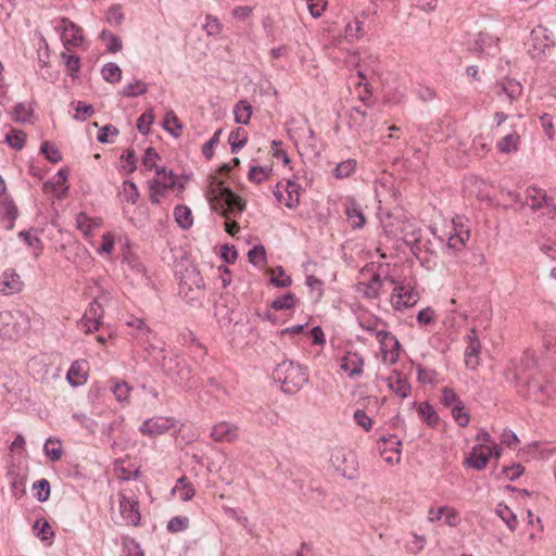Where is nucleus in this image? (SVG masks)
Returning a JSON list of instances; mask_svg holds the SVG:
<instances>
[{
	"instance_id": "f257e3e1",
	"label": "nucleus",
	"mask_w": 556,
	"mask_h": 556,
	"mask_svg": "<svg viewBox=\"0 0 556 556\" xmlns=\"http://www.w3.org/2000/svg\"><path fill=\"white\" fill-rule=\"evenodd\" d=\"M188 248L190 245L170 247L178 294L189 306L201 307L206 295V286L200 270L190 258Z\"/></svg>"
},
{
	"instance_id": "f03ea898",
	"label": "nucleus",
	"mask_w": 556,
	"mask_h": 556,
	"mask_svg": "<svg viewBox=\"0 0 556 556\" xmlns=\"http://www.w3.org/2000/svg\"><path fill=\"white\" fill-rule=\"evenodd\" d=\"M146 350L159 362L164 375H166L175 384L189 386L191 370L185 358L172 351H166L162 346L151 344Z\"/></svg>"
},
{
	"instance_id": "7ed1b4c3",
	"label": "nucleus",
	"mask_w": 556,
	"mask_h": 556,
	"mask_svg": "<svg viewBox=\"0 0 556 556\" xmlns=\"http://www.w3.org/2000/svg\"><path fill=\"white\" fill-rule=\"evenodd\" d=\"M350 65H354L353 70L350 68V84L354 86L357 99L368 105L372 93L371 83L376 76L375 70L371 64L362 63L358 53L350 54Z\"/></svg>"
},
{
	"instance_id": "20e7f679",
	"label": "nucleus",
	"mask_w": 556,
	"mask_h": 556,
	"mask_svg": "<svg viewBox=\"0 0 556 556\" xmlns=\"http://www.w3.org/2000/svg\"><path fill=\"white\" fill-rule=\"evenodd\" d=\"M273 378L280 383L282 392L287 394L298 393L308 381L305 367L292 361H283L273 371Z\"/></svg>"
},
{
	"instance_id": "39448f33",
	"label": "nucleus",
	"mask_w": 556,
	"mask_h": 556,
	"mask_svg": "<svg viewBox=\"0 0 556 556\" xmlns=\"http://www.w3.org/2000/svg\"><path fill=\"white\" fill-rule=\"evenodd\" d=\"M386 281L394 286L391 294V304L395 311L413 307L419 301L420 295L413 280L407 278L397 280L393 277H386Z\"/></svg>"
},
{
	"instance_id": "423d86ee",
	"label": "nucleus",
	"mask_w": 556,
	"mask_h": 556,
	"mask_svg": "<svg viewBox=\"0 0 556 556\" xmlns=\"http://www.w3.org/2000/svg\"><path fill=\"white\" fill-rule=\"evenodd\" d=\"M29 328V318L22 311L0 312V336L8 340L20 339Z\"/></svg>"
},
{
	"instance_id": "0eeeda50",
	"label": "nucleus",
	"mask_w": 556,
	"mask_h": 556,
	"mask_svg": "<svg viewBox=\"0 0 556 556\" xmlns=\"http://www.w3.org/2000/svg\"><path fill=\"white\" fill-rule=\"evenodd\" d=\"M211 192L224 214L237 217L244 211L245 202L242 198L236 194L229 187L224 186L223 182L217 184Z\"/></svg>"
},
{
	"instance_id": "6e6552de",
	"label": "nucleus",
	"mask_w": 556,
	"mask_h": 556,
	"mask_svg": "<svg viewBox=\"0 0 556 556\" xmlns=\"http://www.w3.org/2000/svg\"><path fill=\"white\" fill-rule=\"evenodd\" d=\"M467 224L468 220L458 216L452 220L451 225L445 226L448 230H440V233H438V227L431 230L434 239L441 242L447 241V243H451V241L457 239L458 243H466L470 239V229Z\"/></svg>"
},
{
	"instance_id": "1a4fd4ad",
	"label": "nucleus",
	"mask_w": 556,
	"mask_h": 556,
	"mask_svg": "<svg viewBox=\"0 0 556 556\" xmlns=\"http://www.w3.org/2000/svg\"><path fill=\"white\" fill-rule=\"evenodd\" d=\"M377 215L388 240H402L405 244L420 242L419 238L400 237L399 232H403L405 224L394 218L390 212L380 208Z\"/></svg>"
},
{
	"instance_id": "9d476101",
	"label": "nucleus",
	"mask_w": 556,
	"mask_h": 556,
	"mask_svg": "<svg viewBox=\"0 0 556 556\" xmlns=\"http://www.w3.org/2000/svg\"><path fill=\"white\" fill-rule=\"evenodd\" d=\"M177 420L173 417L155 416L142 422L139 431L147 437L153 438L164 434L169 429L174 428Z\"/></svg>"
},
{
	"instance_id": "9b49d317",
	"label": "nucleus",
	"mask_w": 556,
	"mask_h": 556,
	"mask_svg": "<svg viewBox=\"0 0 556 556\" xmlns=\"http://www.w3.org/2000/svg\"><path fill=\"white\" fill-rule=\"evenodd\" d=\"M55 28L61 31V38L66 49L68 46L79 47L83 43V29L68 18L62 17Z\"/></svg>"
},
{
	"instance_id": "f8f14e48",
	"label": "nucleus",
	"mask_w": 556,
	"mask_h": 556,
	"mask_svg": "<svg viewBox=\"0 0 556 556\" xmlns=\"http://www.w3.org/2000/svg\"><path fill=\"white\" fill-rule=\"evenodd\" d=\"M119 513L125 523L128 526H138L141 520L139 503L134 497H128L124 492L118 494Z\"/></svg>"
},
{
	"instance_id": "ddd939ff",
	"label": "nucleus",
	"mask_w": 556,
	"mask_h": 556,
	"mask_svg": "<svg viewBox=\"0 0 556 556\" xmlns=\"http://www.w3.org/2000/svg\"><path fill=\"white\" fill-rule=\"evenodd\" d=\"M377 338L381 344V352L386 359H389L391 364H394L400 358L401 344L395 336L391 332L381 330L377 332Z\"/></svg>"
},
{
	"instance_id": "4468645a",
	"label": "nucleus",
	"mask_w": 556,
	"mask_h": 556,
	"mask_svg": "<svg viewBox=\"0 0 556 556\" xmlns=\"http://www.w3.org/2000/svg\"><path fill=\"white\" fill-rule=\"evenodd\" d=\"M24 282L14 269H7L0 276V294L13 295L22 291Z\"/></svg>"
},
{
	"instance_id": "2eb2a0df",
	"label": "nucleus",
	"mask_w": 556,
	"mask_h": 556,
	"mask_svg": "<svg viewBox=\"0 0 556 556\" xmlns=\"http://www.w3.org/2000/svg\"><path fill=\"white\" fill-rule=\"evenodd\" d=\"M472 49L477 53L494 56L500 51L498 38L486 31H480L475 39Z\"/></svg>"
},
{
	"instance_id": "dca6fc26",
	"label": "nucleus",
	"mask_w": 556,
	"mask_h": 556,
	"mask_svg": "<svg viewBox=\"0 0 556 556\" xmlns=\"http://www.w3.org/2000/svg\"><path fill=\"white\" fill-rule=\"evenodd\" d=\"M386 382L389 390L401 399H406L410 395L412 386L401 371L393 370L392 374L386 378Z\"/></svg>"
},
{
	"instance_id": "f3484780",
	"label": "nucleus",
	"mask_w": 556,
	"mask_h": 556,
	"mask_svg": "<svg viewBox=\"0 0 556 556\" xmlns=\"http://www.w3.org/2000/svg\"><path fill=\"white\" fill-rule=\"evenodd\" d=\"M485 444H476L469 455L465 457L463 465L467 468H473L478 471L483 470L489 463V455L485 452Z\"/></svg>"
},
{
	"instance_id": "a211bd4d",
	"label": "nucleus",
	"mask_w": 556,
	"mask_h": 556,
	"mask_svg": "<svg viewBox=\"0 0 556 556\" xmlns=\"http://www.w3.org/2000/svg\"><path fill=\"white\" fill-rule=\"evenodd\" d=\"M382 287V280L378 274L369 273L368 281H358L354 288L355 292L367 299H375L379 295Z\"/></svg>"
},
{
	"instance_id": "6ab92c4d",
	"label": "nucleus",
	"mask_w": 556,
	"mask_h": 556,
	"mask_svg": "<svg viewBox=\"0 0 556 556\" xmlns=\"http://www.w3.org/2000/svg\"><path fill=\"white\" fill-rule=\"evenodd\" d=\"M156 178L151 179L150 181H159L161 182V188L165 191L174 190V189H184L185 185L179 181L178 176L172 170H167L165 167L160 166L155 167Z\"/></svg>"
},
{
	"instance_id": "aec40b11",
	"label": "nucleus",
	"mask_w": 556,
	"mask_h": 556,
	"mask_svg": "<svg viewBox=\"0 0 556 556\" xmlns=\"http://www.w3.org/2000/svg\"><path fill=\"white\" fill-rule=\"evenodd\" d=\"M128 327L134 328V337L144 346H151L150 336L152 331L142 318L131 317L127 323Z\"/></svg>"
},
{
	"instance_id": "412c9836",
	"label": "nucleus",
	"mask_w": 556,
	"mask_h": 556,
	"mask_svg": "<svg viewBox=\"0 0 556 556\" xmlns=\"http://www.w3.org/2000/svg\"><path fill=\"white\" fill-rule=\"evenodd\" d=\"M211 437L216 442H231L238 437V429L231 424L222 421L212 428Z\"/></svg>"
},
{
	"instance_id": "4be33fe9",
	"label": "nucleus",
	"mask_w": 556,
	"mask_h": 556,
	"mask_svg": "<svg viewBox=\"0 0 556 556\" xmlns=\"http://www.w3.org/2000/svg\"><path fill=\"white\" fill-rule=\"evenodd\" d=\"M412 406L418 412L420 418L431 428H435L439 425L440 416L429 402H413Z\"/></svg>"
},
{
	"instance_id": "5701e85b",
	"label": "nucleus",
	"mask_w": 556,
	"mask_h": 556,
	"mask_svg": "<svg viewBox=\"0 0 556 556\" xmlns=\"http://www.w3.org/2000/svg\"><path fill=\"white\" fill-rule=\"evenodd\" d=\"M465 340L467 342L465 350L466 365L468 367L475 368L478 365V362L472 363V358L478 357L481 349V343L478 336L476 334L475 329L471 330L470 334L465 337Z\"/></svg>"
},
{
	"instance_id": "b1692460",
	"label": "nucleus",
	"mask_w": 556,
	"mask_h": 556,
	"mask_svg": "<svg viewBox=\"0 0 556 556\" xmlns=\"http://www.w3.org/2000/svg\"><path fill=\"white\" fill-rule=\"evenodd\" d=\"M496 94H505L508 100L513 101L521 96L522 86L514 79H505L496 84Z\"/></svg>"
},
{
	"instance_id": "393cba45",
	"label": "nucleus",
	"mask_w": 556,
	"mask_h": 556,
	"mask_svg": "<svg viewBox=\"0 0 556 556\" xmlns=\"http://www.w3.org/2000/svg\"><path fill=\"white\" fill-rule=\"evenodd\" d=\"M346 459L348 452L344 447L332 448L330 455V464L341 477H345L346 475Z\"/></svg>"
},
{
	"instance_id": "a878e982",
	"label": "nucleus",
	"mask_w": 556,
	"mask_h": 556,
	"mask_svg": "<svg viewBox=\"0 0 556 556\" xmlns=\"http://www.w3.org/2000/svg\"><path fill=\"white\" fill-rule=\"evenodd\" d=\"M520 136L516 131L505 135L496 142V148L501 153H511L519 149Z\"/></svg>"
},
{
	"instance_id": "bb28decb",
	"label": "nucleus",
	"mask_w": 556,
	"mask_h": 556,
	"mask_svg": "<svg viewBox=\"0 0 556 556\" xmlns=\"http://www.w3.org/2000/svg\"><path fill=\"white\" fill-rule=\"evenodd\" d=\"M131 245H125L123 250V261L128 268L136 275L144 276L146 269L139 257L132 253Z\"/></svg>"
},
{
	"instance_id": "cd10ccee",
	"label": "nucleus",
	"mask_w": 556,
	"mask_h": 556,
	"mask_svg": "<svg viewBox=\"0 0 556 556\" xmlns=\"http://www.w3.org/2000/svg\"><path fill=\"white\" fill-rule=\"evenodd\" d=\"M247 141L248 134L243 128L238 127L233 129L228 137L231 153L237 154L245 146Z\"/></svg>"
},
{
	"instance_id": "c85d7f7f",
	"label": "nucleus",
	"mask_w": 556,
	"mask_h": 556,
	"mask_svg": "<svg viewBox=\"0 0 556 556\" xmlns=\"http://www.w3.org/2000/svg\"><path fill=\"white\" fill-rule=\"evenodd\" d=\"M283 191H286L285 205L289 208L296 207L300 203V186L292 180H288L283 186Z\"/></svg>"
},
{
	"instance_id": "c756f323",
	"label": "nucleus",
	"mask_w": 556,
	"mask_h": 556,
	"mask_svg": "<svg viewBox=\"0 0 556 556\" xmlns=\"http://www.w3.org/2000/svg\"><path fill=\"white\" fill-rule=\"evenodd\" d=\"M237 124L248 125L252 115V105L247 100H240L233 108Z\"/></svg>"
},
{
	"instance_id": "7c9ffc66",
	"label": "nucleus",
	"mask_w": 556,
	"mask_h": 556,
	"mask_svg": "<svg viewBox=\"0 0 556 556\" xmlns=\"http://www.w3.org/2000/svg\"><path fill=\"white\" fill-rule=\"evenodd\" d=\"M233 309L229 308L223 302L217 301L214 305V316L216 317L218 324L222 326H228L233 321Z\"/></svg>"
},
{
	"instance_id": "2f4dec72",
	"label": "nucleus",
	"mask_w": 556,
	"mask_h": 556,
	"mask_svg": "<svg viewBox=\"0 0 556 556\" xmlns=\"http://www.w3.org/2000/svg\"><path fill=\"white\" fill-rule=\"evenodd\" d=\"M45 454L52 460H59L63 455L62 443L59 439L50 437L43 445Z\"/></svg>"
},
{
	"instance_id": "473e14b6",
	"label": "nucleus",
	"mask_w": 556,
	"mask_h": 556,
	"mask_svg": "<svg viewBox=\"0 0 556 556\" xmlns=\"http://www.w3.org/2000/svg\"><path fill=\"white\" fill-rule=\"evenodd\" d=\"M496 515L506 523L510 531H515L518 525L517 516L505 504L501 503L495 509Z\"/></svg>"
},
{
	"instance_id": "72a5a7b5",
	"label": "nucleus",
	"mask_w": 556,
	"mask_h": 556,
	"mask_svg": "<svg viewBox=\"0 0 556 556\" xmlns=\"http://www.w3.org/2000/svg\"><path fill=\"white\" fill-rule=\"evenodd\" d=\"M174 216L177 224L184 229L189 228L193 223L191 210L186 205H177L174 210Z\"/></svg>"
},
{
	"instance_id": "f704fd0d",
	"label": "nucleus",
	"mask_w": 556,
	"mask_h": 556,
	"mask_svg": "<svg viewBox=\"0 0 556 556\" xmlns=\"http://www.w3.org/2000/svg\"><path fill=\"white\" fill-rule=\"evenodd\" d=\"M101 74L103 79L110 84H116L122 79V70L113 62L104 64Z\"/></svg>"
},
{
	"instance_id": "c9c22d12",
	"label": "nucleus",
	"mask_w": 556,
	"mask_h": 556,
	"mask_svg": "<svg viewBox=\"0 0 556 556\" xmlns=\"http://www.w3.org/2000/svg\"><path fill=\"white\" fill-rule=\"evenodd\" d=\"M66 379L70 384L77 387L86 381V376L83 372V365L79 362H74L66 375Z\"/></svg>"
},
{
	"instance_id": "e433bc0d",
	"label": "nucleus",
	"mask_w": 556,
	"mask_h": 556,
	"mask_svg": "<svg viewBox=\"0 0 556 556\" xmlns=\"http://www.w3.org/2000/svg\"><path fill=\"white\" fill-rule=\"evenodd\" d=\"M296 301L298 299L295 294L289 292L275 299L271 302L270 307L275 311L292 309L294 308Z\"/></svg>"
},
{
	"instance_id": "4c0bfd02",
	"label": "nucleus",
	"mask_w": 556,
	"mask_h": 556,
	"mask_svg": "<svg viewBox=\"0 0 556 556\" xmlns=\"http://www.w3.org/2000/svg\"><path fill=\"white\" fill-rule=\"evenodd\" d=\"M148 91V86L146 83L141 80H135L134 83H130L126 85L122 91L119 92L121 96L126 98H135L138 96H142Z\"/></svg>"
},
{
	"instance_id": "58836bf2",
	"label": "nucleus",
	"mask_w": 556,
	"mask_h": 556,
	"mask_svg": "<svg viewBox=\"0 0 556 556\" xmlns=\"http://www.w3.org/2000/svg\"><path fill=\"white\" fill-rule=\"evenodd\" d=\"M163 126H164L165 130L168 131L175 138L180 136V130H181L182 126H181L178 117L176 116V114L173 111H169L166 113L164 121H163Z\"/></svg>"
},
{
	"instance_id": "ea45409f",
	"label": "nucleus",
	"mask_w": 556,
	"mask_h": 556,
	"mask_svg": "<svg viewBox=\"0 0 556 556\" xmlns=\"http://www.w3.org/2000/svg\"><path fill=\"white\" fill-rule=\"evenodd\" d=\"M66 70L72 78H77L80 71V58L75 54L61 53Z\"/></svg>"
},
{
	"instance_id": "a19ab883",
	"label": "nucleus",
	"mask_w": 556,
	"mask_h": 556,
	"mask_svg": "<svg viewBox=\"0 0 556 556\" xmlns=\"http://www.w3.org/2000/svg\"><path fill=\"white\" fill-rule=\"evenodd\" d=\"M12 149L20 151L24 148L26 141V134L20 129H12L5 136L4 140Z\"/></svg>"
},
{
	"instance_id": "79ce46f5",
	"label": "nucleus",
	"mask_w": 556,
	"mask_h": 556,
	"mask_svg": "<svg viewBox=\"0 0 556 556\" xmlns=\"http://www.w3.org/2000/svg\"><path fill=\"white\" fill-rule=\"evenodd\" d=\"M40 153L45 155V157L53 164H56L62 161V154L60 150L49 141H45L40 146Z\"/></svg>"
},
{
	"instance_id": "37998d69",
	"label": "nucleus",
	"mask_w": 556,
	"mask_h": 556,
	"mask_svg": "<svg viewBox=\"0 0 556 556\" xmlns=\"http://www.w3.org/2000/svg\"><path fill=\"white\" fill-rule=\"evenodd\" d=\"M33 529H34L36 535L41 541H47L54 536V532H53L50 523L45 519L36 520V522L33 526Z\"/></svg>"
},
{
	"instance_id": "c03bdc74",
	"label": "nucleus",
	"mask_w": 556,
	"mask_h": 556,
	"mask_svg": "<svg viewBox=\"0 0 556 556\" xmlns=\"http://www.w3.org/2000/svg\"><path fill=\"white\" fill-rule=\"evenodd\" d=\"M77 228L85 235L87 238L90 231L99 226V223L96 219L90 218L85 213H79L76 218Z\"/></svg>"
},
{
	"instance_id": "a18cd8bd",
	"label": "nucleus",
	"mask_w": 556,
	"mask_h": 556,
	"mask_svg": "<svg viewBox=\"0 0 556 556\" xmlns=\"http://www.w3.org/2000/svg\"><path fill=\"white\" fill-rule=\"evenodd\" d=\"M34 496L38 502H46L50 496V482L47 479H40L33 485Z\"/></svg>"
},
{
	"instance_id": "49530a36",
	"label": "nucleus",
	"mask_w": 556,
	"mask_h": 556,
	"mask_svg": "<svg viewBox=\"0 0 556 556\" xmlns=\"http://www.w3.org/2000/svg\"><path fill=\"white\" fill-rule=\"evenodd\" d=\"M101 39L106 41V48L110 53H116L123 47L122 40L116 35L111 33L110 30H106V29L102 30Z\"/></svg>"
},
{
	"instance_id": "de8ad7c7",
	"label": "nucleus",
	"mask_w": 556,
	"mask_h": 556,
	"mask_svg": "<svg viewBox=\"0 0 556 556\" xmlns=\"http://www.w3.org/2000/svg\"><path fill=\"white\" fill-rule=\"evenodd\" d=\"M452 416L459 427H467L470 420V415L465 410L464 403H458L452 407Z\"/></svg>"
},
{
	"instance_id": "09e8293b",
	"label": "nucleus",
	"mask_w": 556,
	"mask_h": 556,
	"mask_svg": "<svg viewBox=\"0 0 556 556\" xmlns=\"http://www.w3.org/2000/svg\"><path fill=\"white\" fill-rule=\"evenodd\" d=\"M111 382L113 383L111 389H112V392H113L115 399L118 402L126 401L129 396L131 387L128 386V383H126L125 381L118 382V381H115L112 379Z\"/></svg>"
},
{
	"instance_id": "8fccbe9b",
	"label": "nucleus",
	"mask_w": 556,
	"mask_h": 556,
	"mask_svg": "<svg viewBox=\"0 0 556 556\" xmlns=\"http://www.w3.org/2000/svg\"><path fill=\"white\" fill-rule=\"evenodd\" d=\"M154 121V115L152 110H147L144 113L140 115L137 119V129L142 135H148L150 131V126Z\"/></svg>"
},
{
	"instance_id": "3c124183",
	"label": "nucleus",
	"mask_w": 556,
	"mask_h": 556,
	"mask_svg": "<svg viewBox=\"0 0 556 556\" xmlns=\"http://www.w3.org/2000/svg\"><path fill=\"white\" fill-rule=\"evenodd\" d=\"M365 224V216L361 208L350 200V226L361 228Z\"/></svg>"
},
{
	"instance_id": "603ef678",
	"label": "nucleus",
	"mask_w": 556,
	"mask_h": 556,
	"mask_svg": "<svg viewBox=\"0 0 556 556\" xmlns=\"http://www.w3.org/2000/svg\"><path fill=\"white\" fill-rule=\"evenodd\" d=\"M73 419L76 420L80 427L86 429L90 433H94L98 427V424L94 419L89 417L86 414L83 413H75L73 414Z\"/></svg>"
},
{
	"instance_id": "864d4df0",
	"label": "nucleus",
	"mask_w": 556,
	"mask_h": 556,
	"mask_svg": "<svg viewBox=\"0 0 556 556\" xmlns=\"http://www.w3.org/2000/svg\"><path fill=\"white\" fill-rule=\"evenodd\" d=\"M33 114L31 108H26L24 103L15 104L13 109V119L17 123H26L29 119V116Z\"/></svg>"
},
{
	"instance_id": "5fc2aeb1",
	"label": "nucleus",
	"mask_w": 556,
	"mask_h": 556,
	"mask_svg": "<svg viewBox=\"0 0 556 556\" xmlns=\"http://www.w3.org/2000/svg\"><path fill=\"white\" fill-rule=\"evenodd\" d=\"M223 130L219 128L217 129L214 135L211 137L208 141H206L202 147V154L207 160H211L214 155V147L218 144L219 138Z\"/></svg>"
},
{
	"instance_id": "6e6d98bb",
	"label": "nucleus",
	"mask_w": 556,
	"mask_h": 556,
	"mask_svg": "<svg viewBox=\"0 0 556 556\" xmlns=\"http://www.w3.org/2000/svg\"><path fill=\"white\" fill-rule=\"evenodd\" d=\"M76 114L74 115V118L76 121H86L88 117L92 116L94 113V109L91 104H87L83 101H78L75 105Z\"/></svg>"
},
{
	"instance_id": "4d7b16f0",
	"label": "nucleus",
	"mask_w": 556,
	"mask_h": 556,
	"mask_svg": "<svg viewBox=\"0 0 556 556\" xmlns=\"http://www.w3.org/2000/svg\"><path fill=\"white\" fill-rule=\"evenodd\" d=\"M248 257L250 263H252L253 265H263L266 260L264 245H254V248L248 252Z\"/></svg>"
},
{
	"instance_id": "13d9d810",
	"label": "nucleus",
	"mask_w": 556,
	"mask_h": 556,
	"mask_svg": "<svg viewBox=\"0 0 556 556\" xmlns=\"http://www.w3.org/2000/svg\"><path fill=\"white\" fill-rule=\"evenodd\" d=\"M419 326H428L435 321V312L432 307L428 306L420 309L416 316Z\"/></svg>"
},
{
	"instance_id": "bf43d9fd",
	"label": "nucleus",
	"mask_w": 556,
	"mask_h": 556,
	"mask_svg": "<svg viewBox=\"0 0 556 556\" xmlns=\"http://www.w3.org/2000/svg\"><path fill=\"white\" fill-rule=\"evenodd\" d=\"M441 403L446 407H451L463 403V401L453 389L445 387L442 389Z\"/></svg>"
},
{
	"instance_id": "052dcab7",
	"label": "nucleus",
	"mask_w": 556,
	"mask_h": 556,
	"mask_svg": "<svg viewBox=\"0 0 556 556\" xmlns=\"http://www.w3.org/2000/svg\"><path fill=\"white\" fill-rule=\"evenodd\" d=\"M84 315L90 317L91 319L102 321L104 316V308L96 299L89 304V307L85 311Z\"/></svg>"
},
{
	"instance_id": "680f3d73",
	"label": "nucleus",
	"mask_w": 556,
	"mask_h": 556,
	"mask_svg": "<svg viewBox=\"0 0 556 556\" xmlns=\"http://www.w3.org/2000/svg\"><path fill=\"white\" fill-rule=\"evenodd\" d=\"M276 271L278 276H273L270 278V283L274 285L277 288H287L291 286L292 279L290 276H287L283 268L281 266H278L276 268Z\"/></svg>"
},
{
	"instance_id": "e2e57ef3",
	"label": "nucleus",
	"mask_w": 556,
	"mask_h": 556,
	"mask_svg": "<svg viewBox=\"0 0 556 556\" xmlns=\"http://www.w3.org/2000/svg\"><path fill=\"white\" fill-rule=\"evenodd\" d=\"M416 369L419 382L433 384L437 381V371L434 369H426L421 365H418Z\"/></svg>"
},
{
	"instance_id": "0e129e2a",
	"label": "nucleus",
	"mask_w": 556,
	"mask_h": 556,
	"mask_svg": "<svg viewBox=\"0 0 556 556\" xmlns=\"http://www.w3.org/2000/svg\"><path fill=\"white\" fill-rule=\"evenodd\" d=\"M189 519L187 517H174L167 523V530L169 532L176 533L181 532L188 528Z\"/></svg>"
},
{
	"instance_id": "69168bd1",
	"label": "nucleus",
	"mask_w": 556,
	"mask_h": 556,
	"mask_svg": "<svg viewBox=\"0 0 556 556\" xmlns=\"http://www.w3.org/2000/svg\"><path fill=\"white\" fill-rule=\"evenodd\" d=\"M538 366V358L535 357L534 353L527 350L525 351L521 359H520V370L522 372L527 370H531Z\"/></svg>"
},
{
	"instance_id": "338daca9",
	"label": "nucleus",
	"mask_w": 556,
	"mask_h": 556,
	"mask_svg": "<svg viewBox=\"0 0 556 556\" xmlns=\"http://www.w3.org/2000/svg\"><path fill=\"white\" fill-rule=\"evenodd\" d=\"M353 418L365 431H369L372 428V419L363 409H356Z\"/></svg>"
},
{
	"instance_id": "774afa93",
	"label": "nucleus",
	"mask_w": 556,
	"mask_h": 556,
	"mask_svg": "<svg viewBox=\"0 0 556 556\" xmlns=\"http://www.w3.org/2000/svg\"><path fill=\"white\" fill-rule=\"evenodd\" d=\"M204 29L208 36H216L222 31V24L217 17L213 15H206V23Z\"/></svg>"
}]
</instances>
